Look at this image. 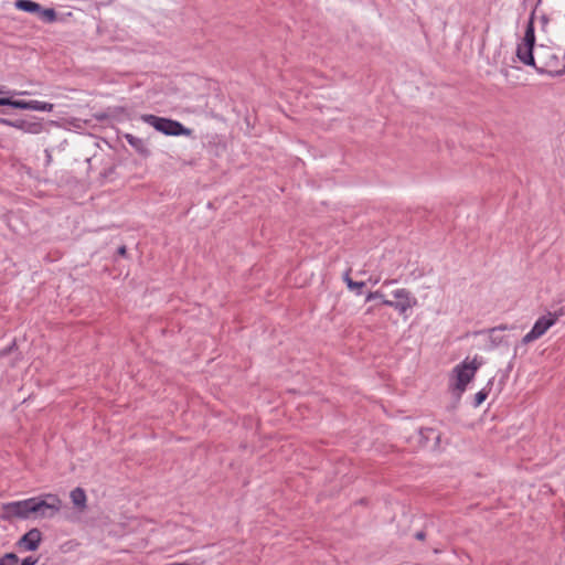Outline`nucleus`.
Returning <instances> with one entry per match:
<instances>
[{"label": "nucleus", "mask_w": 565, "mask_h": 565, "mask_svg": "<svg viewBox=\"0 0 565 565\" xmlns=\"http://www.w3.org/2000/svg\"><path fill=\"white\" fill-rule=\"evenodd\" d=\"M395 301L383 299V305L387 307H392L397 310L401 315L406 313L407 310L412 309L417 305V299L412 295V292L405 288L396 289L393 292Z\"/></svg>", "instance_id": "0eeeda50"}, {"label": "nucleus", "mask_w": 565, "mask_h": 565, "mask_svg": "<svg viewBox=\"0 0 565 565\" xmlns=\"http://www.w3.org/2000/svg\"><path fill=\"white\" fill-rule=\"evenodd\" d=\"M166 565H199V564L198 563H192V562H182V563L174 562V563H168Z\"/></svg>", "instance_id": "412c9836"}, {"label": "nucleus", "mask_w": 565, "mask_h": 565, "mask_svg": "<svg viewBox=\"0 0 565 565\" xmlns=\"http://www.w3.org/2000/svg\"><path fill=\"white\" fill-rule=\"evenodd\" d=\"M535 34H534V23H533V14L531 15L529 23L526 25V30L524 33L523 41L518 44L516 47V56L525 65H534L535 61Z\"/></svg>", "instance_id": "20e7f679"}, {"label": "nucleus", "mask_w": 565, "mask_h": 565, "mask_svg": "<svg viewBox=\"0 0 565 565\" xmlns=\"http://www.w3.org/2000/svg\"><path fill=\"white\" fill-rule=\"evenodd\" d=\"M415 536H416L417 540H424L425 539V533L420 531V532H417Z\"/></svg>", "instance_id": "5701e85b"}, {"label": "nucleus", "mask_w": 565, "mask_h": 565, "mask_svg": "<svg viewBox=\"0 0 565 565\" xmlns=\"http://www.w3.org/2000/svg\"><path fill=\"white\" fill-rule=\"evenodd\" d=\"M117 252H118V254H119V255H121V256H126V254H127V247H126L125 245H122V246H120V247L118 248V250H117Z\"/></svg>", "instance_id": "4be33fe9"}, {"label": "nucleus", "mask_w": 565, "mask_h": 565, "mask_svg": "<svg viewBox=\"0 0 565 565\" xmlns=\"http://www.w3.org/2000/svg\"><path fill=\"white\" fill-rule=\"evenodd\" d=\"M14 7L18 10L35 14L41 10V6L32 0H17Z\"/></svg>", "instance_id": "9b49d317"}, {"label": "nucleus", "mask_w": 565, "mask_h": 565, "mask_svg": "<svg viewBox=\"0 0 565 565\" xmlns=\"http://www.w3.org/2000/svg\"><path fill=\"white\" fill-rule=\"evenodd\" d=\"M36 563H38V558L28 556L22 561L21 565H35Z\"/></svg>", "instance_id": "6ab92c4d"}, {"label": "nucleus", "mask_w": 565, "mask_h": 565, "mask_svg": "<svg viewBox=\"0 0 565 565\" xmlns=\"http://www.w3.org/2000/svg\"><path fill=\"white\" fill-rule=\"evenodd\" d=\"M20 104V99H12L9 97H0V106H10L12 108L18 109V105Z\"/></svg>", "instance_id": "dca6fc26"}, {"label": "nucleus", "mask_w": 565, "mask_h": 565, "mask_svg": "<svg viewBox=\"0 0 565 565\" xmlns=\"http://www.w3.org/2000/svg\"><path fill=\"white\" fill-rule=\"evenodd\" d=\"M62 509V500L53 493H45L20 501L2 503L0 518L4 521L13 519L28 520L52 519Z\"/></svg>", "instance_id": "f257e3e1"}, {"label": "nucleus", "mask_w": 565, "mask_h": 565, "mask_svg": "<svg viewBox=\"0 0 565 565\" xmlns=\"http://www.w3.org/2000/svg\"><path fill=\"white\" fill-rule=\"evenodd\" d=\"M0 124H3V125H7V126H10V127H19L18 124L9 120V119H4V118H0Z\"/></svg>", "instance_id": "aec40b11"}, {"label": "nucleus", "mask_w": 565, "mask_h": 565, "mask_svg": "<svg viewBox=\"0 0 565 565\" xmlns=\"http://www.w3.org/2000/svg\"><path fill=\"white\" fill-rule=\"evenodd\" d=\"M481 365L482 362L475 356L471 360L469 358L465 359L454 367L450 375V387L458 397L466 391Z\"/></svg>", "instance_id": "f03ea898"}, {"label": "nucleus", "mask_w": 565, "mask_h": 565, "mask_svg": "<svg viewBox=\"0 0 565 565\" xmlns=\"http://www.w3.org/2000/svg\"><path fill=\"white\" fill-rule=\"evenodd\" d=\"M558 317L559 316L555 312H548L547 315L539 318L531 331L523 337L522 343L529 344L540 339L552 326L556 323Z\"/></svg>", "instance_id": "423d86ee"}, {"label": "nucleus", "mask_w": 565, "mask_h": 565, "mask_svg": "<svg viewBox=\"0 0 565 565\" xmlns=\"http://www.w3.org/2000/svg\"><path fill=\"white\" fill-rule=\"evenodd\" d=\"M42 541V533L38 527L29 530L24 535L20 537L17 545L25 551H36Z\"/></svg>", "instance_id": "6e6552de"}, {"label": "nucleus", "mask_w": 565, "mask_h": 565, "mask_svg": "<svg viewBox=\"0 0 565 565\" xmlns=\"http://www.w3.org/2000/svg\"><path fill=\"white\" fill-rule=\"evenodd\" d=\"M369 281H370L371 284H373V285H376V284L380 281V278H379V277H376V278H372V277H371V278L369 279Z\"/></svg>", "instance_id": "b1692460"}, {"label": "nucleus", "mask_w": 565, "mask_h": 565, "mask_svg": "<svg viewBox=\"0 0 565 565\" xmlns=\"http://www.w3.org/2000/svg\"><path fill=\"white\" fill-rule=\"evenodd\" d=\"M487 396H488V393L484 390L478 392L475 395V399H473L475 407L480 406L486 401Z\"/></svg>", "instance_id": "f3484780"}, {"label": "nucleus", "mask_w": 565, "mask_h": 565, "mask_svg": "<svg viewBox=\"0 0 565 565\" xmlns=\"http://www.w3.org/2000/svg\"><path fill=\"white\" fill-rule=\"evenodd\" d=\"M141 120L157 131L167 136H190L192 130L184 127L180 121L170 118L159 117L152 114L141 115Z\"/></svg>", "instance_id": "7ed1b4c3"}, {"label": "nucleus", "mask_w": 565, "mask_h": 565, "mask_svg": "<svg viewBox=\"0 0 565 565\" xmlns=\"http://www.w3.org/2000/svg\"><path fill=\"white\" fill-rule=\"evenodd\" d=\"M18 105V109H29L35 111H52L54 105L46 102L41 100H20Z\"/></svg>", "instance_id": "1a4fd4ad"}, {"label": "nucleus", "mask_w": 565, "mask_h": 565, "mask_svg": "<svg viewBox=\"0 0 565 565\" xmlns=\"http://www.w3.org/2000/svg\"><path fill=\"white\" fill-rule=\"evenodd\" d=\"M71 500L73 504L79 509L86 508V493L82 488H75L71 491Z\"/></svg>", "instance_id": "f8f14e48"}, {"label": "nucleus", "mask_w": 565, "mask_h": 565, "mask_svg": "<svg viewBox=\"0 0 565 565\" xmlns=\"http://www.w3.org/2000/svg\"><path fill=\"white\" fill-rule=\"evenodd\" d=\"M373 299H385L384 294L381 290L371 291L366 296V301L373 300Z\"/></svg>", "instance_id": "a211bd4d"}, {"label": "nucleus", "mask_w": 565, "mask_h": 565, "mask_svg": "<svg viewBox=\"0 0 565 565\" xmlns=\"http://www.w3.org/2000/svg\"><path fill=\"white\" fill-rule=\"evenodd\" d=\"M38 15L41 20L45 22H53L56 19V12L52 8L43 9L41 7V10L38 12Z\"/></svg>", "instance_id": "ddd939ff"}, {"label": "nucleus", "mask_w": 565, "mask_h": 565, "mask_svg": "<svg viewBox=\"0 0 565 565\" xmlns=\"http://www.w3.org/2000/svg\"><path fill=\"white\" fill-rule=\"evenodd\" d=\"M124 138L128 142V145L134 148L139 154L143 157H148L150 154V150L147 147L146 141L142 138L136 137L131 134H125Z\"/></svg>", "instance_id": "9d476101"}, {"label": "nucleus", "mask_w": 565, "mask_h": 565, "mask_svg": "<svg viewBox=\"0 0 565 565\" xmlns=\"http://www.w3.org/2000/svg\"><path fill=\"white\" fill-rule=\"evenodd\" d=\"M393 282H395V280H394V279H390V280H385V281H384V285H391V284H393Z\"/></svg>", "instance_id": "393cba45"}, {"label": "nucleus", "mask_w": 565, "mask_h": 565, "mask_svg": "<svg viewBox=\"0 0 565 565\" xmlns=\"http://www.w3.org/2000/svg\"><path fill=\"white\" fill-rule=\"evenodd\" d=\"M343 279L347 282L348 288L351 289V290L361 289V288H363L365 286L364 281H354V280H352L350 278V276H349V271H347L344 274Z\"/></svg>", "instance_id": "4468645a"}, {"label": "nucleus", "mask_w": 565, "mask_h": 565, "mask_svg": "<svg viewBox=\"0 0 565 565\" xmlns=\"http://www.w3.org/2000/svg\"><path fill=\"white\" fill-rule=\"evenodd\" d=\"M19 562V557L14 553H7L3 557L0 558V565H17Z\"/></svg>", "instance_id": "2eb2a0df"}, {"label": "nucleus", "mask_w": 565, "mask_h": 565, "mask_svg": "<svg viewBox=\"0 0 565 565\" xmlns=\"http://www.w3.org/2000/svg\"><path fill=\"white\" fill-rule=\"evenodd\" d=\"M558 56L555 50L547 45H539L535 47V61L533 67L541 73H556L558 66Z\"/></svg>", "instance_id": "39448f33"}]
</instances>
